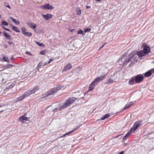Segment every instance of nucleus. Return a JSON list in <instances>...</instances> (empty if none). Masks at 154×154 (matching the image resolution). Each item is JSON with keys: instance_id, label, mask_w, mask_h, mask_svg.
Masks as SVG:
<instances>
[{"instance_id": "1", "label": "nucleus", "mask_w": 154, "mask_h": 154, "mask_svg": "<svg viewBox=\"0 0 154 154\" xmlns=\"http://www.w3.org/2000/svg\"><path fill=\"white\" fill-rule=\"evenodd\" d=\"M138 60V57L137 55L135 54L134 53L130 54L128 58L125 59L124 62L123 63V66H124L130 62H131V64L137 62Z\"/></svg>"}, {"instance_id": "2", "label": "nucleus", "mask_w": 154, "mask_h": 154, "mask_svg": "<svg viewBox=\"0 0 154 154\" xmlns=\"http://www.w3.org/2000/svg\"><path fill=\"white\" fill-rule=\"evenodd\" d=\"M76 98L75 97H72L69 99L65 102L60 107L59 109L60 110H62L64 108L67 107L71 104L73 103L76 100Z\"/></svg>"}, {"instance_id": "3", "label": "nucleus", "mask_w": 154, "mask_h": 154, "mask_svg": "<svg viewBox=\"0 0 154 154\" xmlns=\"http://www.w3.org/2000/svg\"><path fill=\"white\" fill-rule=\"evenodd\" d=\"M62 87L61 85H58L56 87L51 89V91H48L45 94V97H47L49 95L55 94L57 91L61 89Z\"/></svg>"}, {"instance_id": "4", "label": "nucleus", "mask_w": 154, "mask_h": 154, "mask_svg": "<svg viewBox=\"0 0 154 154\" xmlns=\"http://www.w3.org/2000/svg\"><path fill=\"white\" fill-rule=\"evenodd\" d=\"M31 94H32V93H31L30 90H29L24 93L23 95H21L19 97L17 98L16 100V102H17V101H21L24 98L28 96Z\"/></svg>"}, {"instance_id": "5", "label": "nucleus", "mask_w": 154, "mask_h": 154, "mask_svg": "<svg viewBox=\"0 0 154 154\" xmlns=\"http://www.w3.org/2000/svg\"><path fill=\"white\" fill-rule=\"evenodd\" d=\"M135 82L137 83H139L142 81L144 77L142 75H138L135 77Z\"/></svg>"}, {"instance_id": "6", "label": "nucleus", "mask_w": 154, "mask_h": 154, "mask_svg": "<svg viewBox=\"0 0 154 154\" xmlns=\"http://www.w3.org/2000/svg\"><path fill=\"white\" fill-rule=\"evenodd\" d=\"M135 54L137 55V57H138V59L139 58H140V59H143L145 55V54L143 50H141L137 52Z\"/></svg>"}, {"instance_id": "7", "label": "nucleus", "mask_w": 154, "mask_h": 154, "mask_svg": "<svg viewBox=\"0 0 154 154\" xmlns=\"http://www.w3.org/2000/svg\"><path fill=\"white\" fill-rule=\"evenodd\" d=\"M140 125V122L139 121H137L134 125L133 127L130 129V131L131 132L132 130L133 131H136L137 128Z\"/></svg>"}, {"instance_id": "8", "label": "nucleus", "mask_w": 154, "mask_h": 154, "mask_svg": "<svg viewBox=\"0 0 154 154\" xmlns=\"http://www.w3.org/2000/svg\"><path fill=\"white\" fill-rule=\"evenodd\" d=\"M106 75H103L101 76L98 77H97L94 80V82H95L96 84H97L98 83L100 82V81H103L104 79L105 78Z\"/></svg>"}, {"instance_id": "9", "label": "nucleus", "mask_w": 154, "mask_h": 154, "mask_svg": "<svg viewBox=\"0 0 154 154\" xmlns=\"http://www.w3.org/2000/svg\"><path fill=\"white\" fill-rule=\"evenodd\" d=\"M42 16L45 20H48L52 18V15L51 14H48L46 15L42 14Z\"/></svg>"}, {"instance_id": "10", "label": "nucleus", "mask_w": 154, "mask_h": 154, "mask_svg": "<svg viewBox=\"0 0 154 154\" xmlns=\"http://www.w3.org/2000/svg\"><path fill=\"white\" fill-rule=\"evenodd\" d=\"M72 68V66L71 64L70 63H68L64 67L63 72H66L70 70Z\"/></svg>"}, {"instance_id": "11", "label": "nucleus", "mask_w": 154, "mask_h": 154, "mask_svg": "<svg viewBox=\"0 0 154 154\" xmlns=\"http://www.w3.org/2000/svg\"><path fill=\"white\" fill-rule=\"evenodd\" d=\"M81 126V125H79L76 128L74 129L73 130L70 131L68 133L62 135L60 137H65L66 135H68L70 134H71L74 132L77 129L79 128Z\"/></svg>"}, {"instance_id": "12", "label": "nucleus", "mask_w": 154, "mask_h": 154, "mask_svg": "<svg viewBox=\"0 0 154 154\" xmlns=\"http://www.w3.org/2000/svg\"><path fill=\"white\" fill-rule=\"evenodd\" d=\"M41 7L44 9H47L48 10L52 9L54 8L53 7L49 4H46L44 6H41Z\"/></svg>"}, {"instance_id": "13", "label": "nucleus", "mask_w": 154, "mask_h": 154, "mask_svg": "<svg viewBox=\"0 0 154 154\" xmlns=\"http://www.w3.org/2000/svg\"><path fill=\"white\" fill-rule=\"evenodd\" d=\"M96 84V82H94V81L92 82L90 84L88 91H92L94 87V86L95 85V84Z\"/></svg>"}, {"instance_id": "14", "label": "nucleus", "mask_w": 154, "mask_h": 154, "mask_svg": "<svg viewBox=\"0 0 154 154\" xmlns=\"http://www.w3.org/2000/svg\"><path fill=\"white\" fill-rule=\"evenodd\" d=\"M143 50L144 53L146 54L149 52L150 51V48L147 46H145L143 47Z\"/></svg>"}, {"instance_id": "15", "label": "nucleus", "mask_w": 154, "mask_h": 154, "mask_svg": "<svg viewBox=\"0 0 154 154\" xmlns=\"http://www.w3.org/2000/svg\"><path fill=\"white\" fill-rule=\"evenodd\" d=\"M27 25L30 28L34 29L36 27V25L34 23L30 22L27 23Z\"/></svg>"}, {"instance_id": "16", "label": "nucleus", "mask_w": 154, "mask_h": 154, "mask_svg": "<svg viewBox=\"0 0 154 154\" xmlns=\"http://www.w3.org/2000/svg\"><path fill=\"white\" fill-rule=\"evenodd\" d=\"M29 118L26 117L25 116L23 115L20 117L19 120L20 121H22L23 122H24L25 121H29Z\"/></svg>"}, {"instance_id": "17", "label": "nucleus", "mask_w": 154, "mask_h": 154, "mask_svg": "<svg viewBox=\"0 0 154 154\" xmlns=\"http://www.w3.org/2000/svg\"><path fill=\"white\" fill-rule=\"evenodd\" d=\"M135 82V77H132L131 79L128 82L129 85H134Z\"/></svg>"}, {"instance_id": "18", "label": "nucleus", "mask_w": 154, "mask_h": 154, "mask_svg": "<svg viewBox=\"0 0 154 154\" xmlns=\"http://www.w3.org/2000/svg\"><path fill=\"white\" fill-rule=\"evenodd\" d=\"M39 90L38 87L36 86L32 90H30L32 94H34L35 92L36 91Z\"/></svg>"}, {"instance_id": "19", "label": "nucleus", "mask_w": 154, "mask_h": 154, "mask_svg": "<svg viewBox=\"0 0 154 154\" xmlns=\"http://www.w3.org/2000/svg\"><path fill=\"white\" fill-rule=\"evenodd\" d=\"M131 132L130 131L129 132H128L127 134L125 135L123 138V141H124L125 140H126L128 137L131 134Z\"/></svg>"}, {"instance_id": "20", "label": "nucleus", "mask_w": 154, "mask_h": 154, "mask_svg": "<svg viewBox=\"0 0 154 154\" xmlns=\"http://www.w3.org/2000/svg\"><path fill=\"white\" fill-rule=\"evenodd\" d=\"M10 18L12 20V21L17 25H19L20 23V22L17 21L16 19L13 18L12 17H10Z\"/></svg>"}, {"instance_id": "21", "label": "nucleus", "mask_w": 154, "mask_h": 154, "mask_svg": "<svg viewBox=\"0 0 154 154\" xmlns=\"http://www.w3.org/2000/svg\"><path fill=\"white\" fill-rule=\"evenodd\" d=\"M132 105V102H130L129 103H127L126 105L124 107L123 110H125L129 108Z\"/></svg>"}, {"instance_id": "22", "label": "nucleus", "mask_w": 154, "mask_h": 154, "mask_svg": "<svg viewBox=\"0 0 154 154\" xmlns=\"http://www.w3.org/2000/svg\"><path fill=\"white\" fill-rule=\"evenodd\" d=\"M110 115L109 113L106 114L105 115L103 116V117H101L100 119L101 120H104L105 119L108 118L109 116Z\"/></svg>"}, {"instance_id": "23", "label": "nucleus", "mask_w": 154, "mask_h": 154, "mask_svg": "<svg viewBox=\"0 0 154 154\" xmlns=\"http://www.w3.org/2000/svg\"><path fill=\"white\" fill-rule=\"evenodd\" d=\"M152 74V73L151 72V71H149L145 73L144 75L145 77H149Z\"/></svg>"}, {"instance_id": "24", "label": "nucleus", "mask_w": 154, "mask_h": 154, "mask_svg": "<svg viewBox=\"0 0 154 154\" xmlns=\"http://www.w3.org/2000/svg\"><path fill=\"white\" fill-rule=\"evenodd\" d=\"M12 26V29L14 31L16 32H20V30L17 27L14 26Z\"/></svg>"}, {"instance_id": "25", "label": "nucleus", "mask_w": 154, "mask_h": 154, "mask_svg": "<svg viewBox=\"0 0 154 154\" xmlns=\"http://www.w3.org/2000/svg\"><path fill=\"white\" fill-rule=\"evenodd\" d=\"M76 11L78 15H80L81 14V11L79 8H76Z\"/></svg>"}, {"instance_id": "26", "label": "nucleus", "mask_w": 154, "mask_h": 154, "mask_svg": "<svg viewBox=\"0 0 154 154\" xmlns=\"http://www.w3.org/2000/svg\"><path fill=\"white\" fill-rule=\"evenodd\" d=\"M4 36L6 38H7L8 39L10 40H11V38L10 36L8 35L6 32H3Z\"/></svg>"}, {"instance_id": "27", "label": "nucleus", "mask_w": 154, "mask_h": 154, "mask_svg": "<svg viewBox=\"0 0 154 154\" xmlns=\"http://www.w3.org/2000/svg\"><path fill=\"white\" fill-rule=\"evenodd\" d=\"M112 82L113 80L111 79H109L107 81H106L104 83V84H109L112 83Z\"/></svg>"}, {"instance_id": "28", "label": "nucleus", "mask_w": 154, "mask_h": 154, "mask_svg": "<svg viewBox=\"0 0 154 154\" xmlns=\"http://www.w3.org/2000/svg\"><path fill=\"white\" fill-rule=\"evenodd\" d=\"M21 31L23 34L24 35L27 32L26 31V30L25 28L24 27H22L21 28Z\"/></svg>"}, {"instance_id": "29", "label": "nucleus", "mask_w": 154, "mask_h": 154, "mask_svg": "<svg viewBox=\"0 0 154 154\" xmlns=\"http://www.w3.org/2000/svg\"><path fill=\"white\" fill-rule=\"evenodd\" d=\"M35 42L39 46L41 47H43L45 46V45L44 44L42 43H40L39 42H38L37 41H35Z\"/></svg>"}, {"instance_id": "30", "label": "nucleus", "mask_w": 154, "mask_h": 154, "mask_svg": "<svg viewBox=\"0 0 154 154\" xmlns=\"http://www.w3.org/2000/svg\"><path fill=\"white\" fill-rule=\"evenodd\" d=\"M2 24L4 26H8V23L6 21L3 20L2 21Z\"/></svg>"}, {"instance_id": "31", "label": "nucleus", "mask_w": 154, "mask_h": 154, "mask_svg": "<svg viewBox=\"0 0 154 154\" xmlns=\"http://www.w3.org/2000/svg\"><path fill=\"white\" fill-rule=\"evenodd\" d=\"M14 85V84L13 83H12L11 85H8V87L6 88L7 89H10L11 88H12Z\"/></svg>"}, {"instance_id": "32", "label": "nucleus", "mask_w": 154, "mask_h": 154, "mask_svg": "<svg viewBox=\"0 0 154 154\" xmlns=\"http://www.w3.org/2000/svg\"><path fill=\"white\" fill-rule=\"evenodd\" d=\"M24 35L30 37L32 35V34L31 32H27L25 33Z\"/></svg>"}, {"instance_id": "33", "label": "nucleus", "mask_w": 154, "mask_h": 154, "mask_svg": "<svg viewBox=\"0 0 154 154\" xmlns=\"http://www.w3.org/2000/svg\"><path fill=\"white\" fill-rule=\"evenodd\" d=\"M46 52V51L44 50H43V51H41L39 53L40 54H41V55H45V53Z\"/></svg>"}, {"instance_id": "34", "label": "nucleus", "mask_w": 154, "mask_h": 154, "mask_svg": "<svg viewBox=\"0 0 154 154\" xmlns=\"http://www.w3.org/2000/svg\"><path fill=\"white\" fill-rule=\"evenodd\" d=\"M78 34H80L82 35H84V33H83V31L81 29L79 30L78 32Z\"/></svg>"}, {"instance_id": "35", "label": "nucleus", "mask_w": 154, "mask_h": 154, "mask_svg": "<svg viewBox=\"0 0 154 154\" xmlns=\"http://www.w3.org/2000/svg\"><path fill=\"white\" fill-rule=\"evenodd\" d=\"M3 60H4L5 61H6L7 62H9V61L8 60V58L7 57H3Z\"/></svg>"}, {"instance_id": "36", "label": "nucleus", "mask_w": 154, "mask_h": 154, "mask_svg": "<svg viewBox=\"0 0 154 154\" xmlns=\"http://www.w3.org/2000/svg\"><path fill=\"white\" fill-rule=\"evenodd\" d=\"M5 6L6 7L10 9H11V7L9 6V5L8 4V3H5Z\"/></svg>"}, {"instance_id": "37", "label": "nucleus", "mask_w": 154, "mask_h": 154, "mask_svg": "<svg viewBox=\"0 0 154 154\" xmlns=\"http://www.w3.org/2000/svg\"><path fill=\"white\" fill-rule=\"evenodd\" d=\"M91 30V29H84V31L85 32H90Z\"/></svg>"}, {"instance_id": "38", "label": "nucleus", "mask_w": 154, "mask_h": 154, "mask_svg": "<svg viewBox=\"0 0 154 154\" xmlns=\"http://www.w3.org/2000/svg\"><path fill=\"white\" fill-rule=\"evenodd\" d=\"M42 65V62H40L37 65V67L38 68L40 67Z\"/></svg>"}, {"instance_id": "39", "label": "nucleus", "mask_w": 154, "mask_h": 154, "mask_svg": "<svg viewBox=\"0 0 154 154\" xmlns=\"http://www.w3.org/2000/svg\"><path fill=\"white\" fill-rule=\"evenodd\" d=\"M26 54H27L28 55L30 56L32 55V54L29 52L28 51H26Z\"/></svg>"}, {"instance_id": "40", "label": "nucleus", "mask_w": 154, "mask_h": 154, "mask_svg": "<svg viewBox=\"0 0 154 154\" xmlns=\"http://www.w3.org/2000/svg\"><path fill=\"white\" fill-rule=\"evenodd\" d=\"M6 66L8 68H9L11 67L12 66H13V65L11 64H9L7 65Z\"/></svg>"}, {"instance_id": "41", "label": "nucleus", "mask_w": 154, "mask_h": 154, "mask_svg": "<svg viewBox=\"0 0 154 154\" xmlns=\"http://www.w3.org/2000/svg\"><path fill=\"white\" fill-rule=\"evenodd\" d=\"M2 28L3 29H4L5 30L8 31H10L9 30V29L8 28H6L4 26H2Z\"/></svg>"}, {"instance_id": "42", "label": "nucleus", "mask_w": 154, "mask_h": 154, "mask_svg": "<svg viewBox=\"0 0 154 154\" xmlns=\"http://www.w3.org/2000/svg\"><path fill=\"white\" fill-rule=\"evenodd\" d=\"M60 108H59V109H57V108H55V109H54L53 110V111L54 112H56L57 111V110L58 109L59 110H60L59 109Z\"/></svg>"}, {"instance_id": "43", "label": "nucleus", "mask_w": 154, "mask_h": 154, "mask_svg": "<svg viewBox=\"0 0 154 154\" xmlns=\"http://www.w3.org/2000/svg\"><path fill=\"white\" fill-rule=\"evenodd\" d=\"M8 43L9 45H11L13 44V45H14V44L11 42L8 41Z\"/></svg>"}, {"instance_id": "44", "label": "nucleus", "mask_w": 154, "mask_h": 154, "mask_svg": "<svg viewBox=\"0 0 154 154\" xmlns=\"http://www.w3.org/2000/svg\"><path fill=\"white\" fill-rule=\"evenodd\" d=\"M69 30L71 32H73V31H75V29H69Z\"/></svg>"}, {"instance_id": "45", "label": "nucleus", "mask_w": 154, "mask_h": 154, "mask_svg": "<svg viewBox=\"0 0 154 154\" xmlns=\"http://www.w3.org/2000/svg\"><path fill=\"white\" fill-rule=\"evenodd\" d=\"M53 60L52 59H50L49 60L48 62V64H49L51 62L53 61Z\"/></svg>"}, {"instance_id": "46", "label": "nucleus", "mask_w": 154, "mask_h": 154, "mask_svg": "<svg viewBox=\"0 0 154 154\" xmlns=\"http://www.w3.org/2000/svg\"><path fill=\"white\" fill-rule=\"evenodd\" d=\"M124 153V151H122L120 152H119L118 154H123Z\"/></svg>"}, {"instance_id": "47", "label": "nucleus", "mask_w": 154, "mask_h": 154, "mask_svg": "<svg viewBox=\"0 0 154 154\" xmlns=\"http://www.w3.org/2000/svg\"><path fill=\"white\" fill-rule=\"evenodd\" d=\"M150 71H151V72L152 73H154V69H151L150 70Z\"/></svg>"}, {"instance_id": "48", "label": "nucleus", "mask_w": 154, "mask_h": 154, "mask_svg": "<svg viewBox=\"0 0 154 154\" xmlns=\"http://www.w3.org/2000/svg\"><path fill=\"white\" fill-rule=\"evenodd\" d=\"M86 8L87 9H88L91 8V6L87 5L86 6Z\"/></svg>"}, {"instance_id": "49", "label": "nucleus", "mask_w": 154, "mask_h": 154, "mask_svg": "<svg viewBox=\"0 0 154 154\" xmlns=\"http://www.w3.org/2000/svg\"><path fill=\"white\" fill-rule=\"evenodd\" d=\"M14 59V58L13 57H11V58H10V60H12Z\"/></svg>"}, {"instance_id": "50", "label": "nucleus", "mask_w": 154, "mask_h": 154, "mask_svg": "<svg viewBox=\"0 0 154 154\" xmlns=\"http://www.w3.org/2000/svg\"><path fill=\"white\" fill-rule=\"evenodd\" d=\"M48 64V63H45L43 64V66H44L46 65H47V64Z\"/></svg>"}, {"instance_id": "51", "label": "nucleus", "mask_w": 154, "mask_h": 154, "mask_svg": "<svg viewBox=\"0 0 154 154\" xmlns=\"http://www.w3.org/2000/svg\"><path fill=\"white\" fill-rule=\"evenodd\" d=\"M124 56H122L121 58V59H123L124 58Z\"/></svg>"}, {"instance_id": "52", "label": "nucleus", "mask_w": 154, "mask_h": 154, "mask_svg": "<svg viewBox=\"0 0 154 154\" xmlns=\"http://www.w3.org/2000/svg\"><path fill=\"white\" fill-rule=\"evenodd\" d=\"M95 0L97 2H99L101 1V0Z\"/></svg>"}, {"instance_id": "53", "label": "nucleus", "mask_w": 154, "mask_h": 154, "mask_svg": "<svg viewBox=\"0 0 154 154\" xmlns=\"http://www.w3.org/2000/svg\"><path fill=\"white\" fill-rule=\"evenodd\" d=\"M106 44V43H104V44L102 46H103V47Z\"/></svg>"}, {"instance_id": "54", "label": "nucleus", "mask_w": 154, "mask_h": 154, "mask_svg": "<svg viewBox=\"0 0 154 154\" xmlns=\"http://www.w3.org/2000/svg\"><path fill=\"white\" fill-rule=\"evenodd\" d=\"M4 46L5 48H7V46L6 45H4Z\"/></svg>"}, {"instance_id": "55", "label": "nucleus", "mask_w": 154, "mask_h": 154, "mask_svg": "<svg viewBox=\"0 0 154 154\" xmlns=\"http://www.w3.org/2000/svg\"><path fill=\"white\" fill-rule=\"evenodd\" d=\"M103 48V46H101V47H100V48H99V49H101V48Z\"/></svg>"}, {"instance_id": "56", "label": "nucleus", "mask_w": 154, "mask_h": 154, "mask_svg": "<svg viewBox=\"0 0 154 154\" xmlns=\"http://www.w3.org/2000/svg\"><path fill=\"white\" fill-rule=\"evenodd\" d=\"M103 48V46H101V47H100V48H99V49H101V48Z\"/></svg>"}, {"instance_id": "57", "label": "nucleus", "mask_w": 154, "mask_h": 154, "mask_svg": "<svg viewBox=\"0 0 154 154\" xmlns=\"http://www.w3.org/2000/svg\"><path fill=\"white\" fill-rule=\"evenodd\" d=\"M50 107V106H49L48 107H47L46 108H48V107Z\"/></svg>"}, {"instance_id": "58", "label": "nucleus", "mask_w": 154, "mask_h": 154, "mask_svg": "<svg viewBox=\"0 0 154 154\" xmlns=\"http://www.w3.org/2000/svg\"><path fill=\"white\" fill-rule=\"evenodd\" d=\"M3 110H2V111H1L0 112H3Z\"/></svg>"}, {"instance_id": "59", "label": "nucleus", "mask_w": 154, "mask_h": 154, "mask_svg": "<svg viewBox=\"0 0 154 154\" xmlns=\"http://www.w3.org/2000/svg\"><path fill=\"white\" fill-rule=\"evenodd\" d=\"M121 135H122V134H121ZM120 136V135H119L118 136Z\"/></svg>"}, {"instance_id": "60", "label": "nucleus", "mask_w": 154, "mask_h": 154, "mask_svg": "<svg viewBox=\"0 0 154 154\" xmlns=\"http://www.w3.org/2000/svg\"><path fill=\"white\" fill-rule=\"evenodd\" d=\"M4 80V79H2V80H3V81Z\"/></svg>"}, {"instance_id": "61", "label": "nucleus", "mask_w": 154, "mask_h": 154, "mask_svg": "<svg viewBox=\"0 0 154 154\" xmlns=\"http://www.w3.org/2000/svg\"><path fill=\"white\" fill-rule=\"evenodd\" d=\"M1 33V32L0 31V34Z\"/></svg>"}, {"instance_id": "62", "label": "nucleus", "mask_w": 154, "mask_h": 154, "mask_svg": "<svg viewBox=\"0 0 154 154\" xmlns=\"http://www.w3.org/2000/svg\"><path fill=\"white\" fill-rule=\"evenodd\" d=\"M118 137V136L117 137H116L117 138Z\"/></svg>"}, {"instance_id": "63", "label": "nucleus", "mask_w": 154, "mask_h": 154, "mask_svg": "<svg viewBox=\"0 0 154 154\" xmlns=\"http://www.w3.org/2000/svg\"><path fill=\"white\" fill-rule=\"evenodd\" d=\"M153 62L154 63V61H153Z\"/></svg>"}, {"instance_id": "64", "label": "nucleus", "mask_w": 154, "mask_h": 154, "mask_svg": "<svg viewBox=\"0 0 154 154\" xmlns=\"http://www.w3.org/2000/svg\"><path fill=\"white\" fill-rule=\"evenodd\" d=\"M1 17V16L0 15V18Z\"/></svg>"}]
</instances>
